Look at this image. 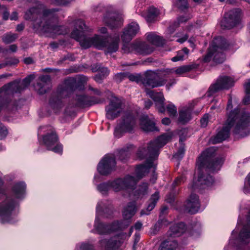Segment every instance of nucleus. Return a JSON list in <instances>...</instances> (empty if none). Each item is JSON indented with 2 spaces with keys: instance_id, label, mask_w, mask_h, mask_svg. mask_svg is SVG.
Segmentation results:
<instances>
[{
  "instance_id": "32",
  "label": "nucleus",
  "mask_w": 250,
  "mask_h": 250,
  "mask_svg": "<svg viewBox=\"0 0 250 250\" xmlns=\"http://www.w3.org/2000/svg\"><path fill=\"white\" fill-rule=\"evenodd\" d=\"M160 199V194L158 191H156L153 194L147 202V206L146 209H142L140 212V215H148L150 212L156 206L157 203Z\"/></svg>"
},
{
  "instance_id": "36",
  "label": "nucleus",
  "mask_w": 250,
  "mask_h": 250,
  "mask_svg": "<svg viewBox=\"0 0 250 250\" xmlns=\"http://www.w3.org/2000/svg\"><path fill=\"white\" fill-rule=\"evenodd\" d=\"M146 39L148 41L151 42L153 44L158 46H162L165 43L164 40L162 38L153 32L147 33Z\"/></svg>"
},
{
  "instance_id": "60",
  "label": "nucleus",
  "mask_w": 250,
  "mask_h": 250,
  "mask_svg": "<svg viewBox=\"0 0 250 250\" xmlns=\"http://www.w3.org/2000/svg\"><path fill=\"white\" fill-rule=\"evenodd\" d=\"M88 90L93 92V94L98 96H101L102 95L101 91L97 89L92 87L91 85H89L88 87Z\"/></svg>"
},
{
  "instance_id": "27",
  "label": "nucleus",
  "mask_w": 250,
  "mask_h": 250,
  "mask_svg": "<svg viewBox=\"0 0 250 250\" xmlns=\"http://www.w3.org/2000/svg\"><path fill=\"white\" fill-rule=\"evenodd\" d=\"M139 30V25L136 22H131L125 28L121 38L124 42H129Z\"/></svg>"
},
{
  "instance_id": "35",
  "label": "nucleus",
  "mask_w": 250,
  "mask_h": 250,
  "mask_svg": "<svg viewBox=\"0 0 250 250\" xmlns=\"http://www.w3.org/2000/svg\"><path fill=\"white\" fill-rule=\"evenodd\" d=\"M136 211V205L134 202H129L125 208L123 212L124 219L121 221H126L130 223V219L134 216Z\"/></svg>"
},
{
  "instance_id": "45",
  "label": "nucleus",
  "mask_w": 250,
  "mask_h": 250,
  "mask_svg": "<svg viewBox=\"0 0 250 250\" xmlns=\"http://www.w3.org/2000/svg\"><path fill=\"white\" fill-rule=\"evenodd\" d=\"M245 88L246 92V95L245 97L243 102L245 104H250V79L245 84Z\"/></svg>"
},
{
  "instance_id": "42",
  "label": "nucleus",
  "mask_w": 250,
  "mask_h": 250,
  "mask_svg": "<svg viewBox=\"0 0 250 250\" xmlns=\"http://www.w3.org/2000/svg\"><path fill=\"white\" fill-rule=\"evenodd\" d=\"M75 250H96L94 246L89 242H83L76 245Z\"/></svg>"
},
{
  "instance_id": "7",
  "label": "nucleus",
  "mask_w": 250,
  "mask_h": 250,
  "mask_svg": "<svg viewBox=\"0 0 250 250\" xmlns=\"http://www.w3.org/2000/svg\"><path fill=\"white\" fill-rule=\"evenodd\" d=\"M113 211V207L110 200H104L98 202L96 206L94 229L91 232L100 235H107L113 232L123 230L127 228L129 225L128 221L117 220L111 223L105 224L100 221L99 215L108 217L112 214Z\"/></svg>"
},
{
  "instance_id": "62",
  "label": "nucleus",
  "mask_w": 250,
  "mask_h": 250,
  "mask_svg": "<svg viewBox=\"0 0 250 250\" xmlns=\"http://www.w3.org/2000/svg\"><path fill=\"white\" fill-rule=\"evenodd\" d=\"M145 107L146 109H148L152 105V102L150 100H147L144 102Z\"/></svg>"
},
{
  "instance_id": "34",
  "label": "nucleus",
  "mask_w": 250,
  "mask_h": 250,
  "mask_svg": "<svg viewBox=\"0 0 250 250\" xmlns=\"http://www.w3.org/2000/svg\"><path fill=\"white\" fill-rule=\"evenodd\" d=\"M192 107L191 106L184 107L179 111L178 122L182 124H185L191 119Z\"/></svg>"
},
{
  "instance_id": "55",
  "label": "nucleus",
  "mask_w": 250,
  "mask_h": 250,
  "mask_svg": "<svg viewBox=\"0 0 250 250\" xmlns=\"http://www.w3.org/2000/svg\"><path fill=\"white\" fill-rule=\"evenodd\" d=\"M8 133L7 130L5 126L0 123V140L5 138Z\"/></svg>"
},
{
  "instance_id": "4",
  "label": "nucleus",
  "mask_w": 250,
  "mask_h": 250,
  "mask_svg": "<svg viewBox=\"0 0 250 250\" xmlns=\"http://www.w3.org/2000/svg\"><path fill=\"white\" fill-rule=\"evenodd\" d=\"M87 78L83 75L65 79L52 92L48 101V106L55 113L59 111L64 105L63 99L69 98L76 90H83Z\"/></svg>"
},
{
  "instance_id": "46",
  "label": "nucleus",
  "mask_w": 250,
  "mask_h": 250,
  "mask_svg": "<svg viewBox=\"0 0 250 250\" xmlns=\"http://www.w3.org/2000/svg\"><path fill=\"white\" fill-rule=\"evenodd\" d=\"M148 184L146 183L140 185L136 191L138 197H141L147 193Z\"/></svg>"
},
{
  "instance_id": "38",
  "label": "nucleus",
  "mask_w": 250,
  "mask_h": 250,
  "mask_svg": "<svg viewBox=\"0 0 250 250\" xmlns=\"http://www.w3.org/2000/svg\"><path fill=\"white\" fill-rule=\"evenodd\" d=\"M177 247L176 241L166 240L161 243L159 250H175Z\"/></svg>"
},
{
  "instance_id": "2",
  "label": "nucleus",
  "mask_w": 250,
  "mask_h": 250,
  "mask_svg": "<svg viewBox=\"0 0 250 250\" xmlns=\"http://www.w3.org/2000/svg\"><path fill=\"white\" fill-rule=\"evenodd\" d=\"M236 136L245 137L250 133V114L239 107L227 112V120L223 127L212 139L213 144L222 142L229 137L230 131Z\"/></svg>"
},
{
  "instance_id": "48",
  "label": "nucleus",
  "mask_w": 250,
  "mask_h": 250,
  "mask_svg": "<svg viewBox=\"0 0 250 250\" xmlns=\"http://www.w3.org/2000/svg\"><path fill=\"white\" fill-rule=\"evenodd\" d=\"M177 7L181 11L185 12L188 9L189 4L187 0H177Z\"/></svg>"
},
{
  "instance_id": "23",
  "label": "nucleus",
  "mask_w": 250,
  "mask_h": 250,
  "mask_svg": "<svg viewBox=\"0 0 250 250\" xmlns=\"http://www.w3.org/2000/svg\"><path fill=\"white\" fill-rule=\"evenodd\" d=\"M103 21L111 29H115L123 24V19L120 15L114 12H106L104 16Z\"/></svg>"
},
{
  "instance_id": "29",
  "label": "nucleus",
  "mask_w": 250,
  "mask_h": 250,
  "mask_svg": "<svg viewBox=\"0 0 250 250\" xmlns=\"http://www.w3.org/2000/svg\"><path fill=\"white\" fill-rule=\"evenodd\" d=\"M140 125L141 129L146 132L158 130L154 122L150 119L147 115H143L140 118Z\"/></svg>"
},
{
  "instance_id": "58",
  "label": "nucleus",
  "mask_w": 250,
  "mask_h": 250,
  "mask_svg": "<svg viewBox=\"0 0 250 250\" xmlns=\"http://www.w3.org/2000/svg\"><path fill=\"white\" fill-rule=\"evenodd\" d=\"M208 114H205L203 118L201 119V125L203 127L207 126L208 123Z\"/></svg>"
},
{
  "instance_id": "61",
  "label": "nucleus",
  "mask_w": 250,
  "mask_h": 250,
  "mask_svg": "<svg viewBox=\"0 0 250 250\" xmlns=\"http://www.w3.org/2000/svg\"><path fill=\"white\" fill-rule=\"evenodd\" d=\"M176 83V81L175 79H171L168 82V83L166 85V88L167 90H169L171 86L175 84Z\"/></svg>"
},
{
  "instance_id": "64",
  "label": "nucleus",
  "mask_w": 250,
  "mask_h": 250,
  "mask_svg": "<svg viewBox=\"0 0 250 250\" xmlns=\"http://www.w3.org/2000/svg\"><path fill=\"white\" fill-rule=\"evenodd\" d=\"M60 45V44L56 42H52L50 43V46L53 50L57 49Z\"/></svg>"
},
{
  "instance_id": "19",
  "label": "nucleus",
  "mask_w": 250,
  "mask_h": 250,
  "mask_svg": "<svg viewBox=\"0 0 250 250\" xmlns=\"http://www.w3.org/2000/svg\"><path fill=\"white\" fill-rule=\"evenodd\" d=\"M234 84V81L228 76L219 77L215 83L209 87L206 95L210 97L218 91L223 89H229Z\"/></svg>"
},
{
  "instance_id": "43",
  "label": "nucleus",
  "mask_w": 250,
  "mask_h": 250,
  "mask_svg": "<svg viewBox=\"0 0 250 250\" xmlns=\"http://www.w3.org/2000/svg\"><path fill=\"white\" fill-rule=\"evenodd\" d=\"M130 155V152L128 148L122 149L119 151L117 157L122 162H125L129 158Z\"/></svg>"
},
{
  "instance_id": "22",
  "label": "nucleus",
  "mask_w": 250,
  "mask_h": 250,
  "mask_svg": "<svg viewBox=\"0 0 250 250\" xmlns=\"http://www.w3.org/2000/svg\"><path fill=\"white\" fill-rule=\"evenodd\" d=\"M75 102V106L85 108L101 104L103 102V100L94 96H88L85 94H81L76 95Z\"/></svg>"
},
{
  "instance_id": "18",
  "label": "nucleus",
  "mask_w": 250,
  "mask_h": 250,
  "mask_svg": "<svg viewBox=\"0 0 250 250\" xmlns=\"http://www.w3.org/2000/svg\"><path fill=\"white\" fill-rule=\"evenodd\" d=\"M18 102L13 100L7 94L4 85L0 88V113L2 110L12 112L18 109Z\"/></svg>"
},
{
  "instance_id": "24",
  "label": "nucleus",
  "mask_w": 250,
  "mask_h": 250,
  "mask_svg": "<svg viewBox=\"0 0 250 250\" xmlns=\"http://www.w3.org/2000/svg\"><path fill=\"white\" fill-rule=\"evenodd\" d=\"M184 207L187 212L190 214H195L198 212L200 208L198 196L192 193L185 203Z\"/></svg>"
},
{
  "instance_id": "20",
  "label": "nucleus",
  "mask_w": 250,
  "mask_h": 250,
  "mask_svg": "<svg viewBox=\"0 0 250 250\" xmlns=\"http://www.w3.org/2000/svg\"><path fill=\"white\" fill-rule=\"evenodd\" d=\"M166 82V80L160 78L156 72L151 70L146 71L142 79V83L145 86L151 88L163 86Z\"/></svg>"
},
{
  "instance_id": "54",
  "label": "nucleus",
  "mask_w": 250,
  "mask_h": 250,
  "mask_svg": "<svg viewBox=\"0 0 250 250\" xmlns=\"http://www.w3.org/2000/svg\"><path fill=\"white\" fill-rule=\"evenodd\" d=\"M127 78L130 81L132 82H136L137 83L141 82L142 83V79L143 77H141L140 75H134L132 74H128Z\"/></svg>"
},
{
  "instance_id": "49",
  "label": "nucleus",
  "mask_w": 250,
  "mask_h": 250,
  "mask_svg": "<svg viewBox=\"0 0 250 250\" xmlns=\"http://www.w3.org/2000/svg\"><path fill=\"white\" fill-rule=\"evenodd\" d=\"M186 180V178L185 175H182L178 176L174 181L172 187L173 189L176 187L183 183H184Z\"/></svg>"
},
{
  "instance_id": "57",
  "label": "nucleus",
  "mask_w": 250,
  "mask_h": 250,
  "mask_svg": "<svg viewBox=\"0 0 250 250\" xmlns=\"http://www.w3.org/2000/svg\"><path fill=\"white\" fill-rule=\"evenodd\" d=\"M75 0H53V2L57 5H67Z\"/></svg>"
},
{
  "instance_id": "11",
  "label": "nucleus",
  "mask_w": 250,
  "mask_h": 250,
  "mask_svg": "<svg viewBox=\"0 0 250 250\" xmlns=\"http://www.w3.org/2000/svg\"><path fill=\"white\" fill-rule=\"evenodd\" d=\"M47 128L49 132H47L42 138V143L46 147L48 150L61 154L62 152V146L58 144V137L51 126H40L39 129V133H41L42 129Z\"/></svg>"
},
{
  "instance_id": "56",
  "label": "nucleus",
  "mask_w": 250,
  "mask_h": 250,
  "mask_svg": "<svg viewBox=\"0 0 250 250\" xmlns=\"http://www.w3.org/2000/svg\"><path fill=\"white\" fill-rule=\"evenodd\" d=\"M66 60L74 61H75V58L73 54L68 53L66 55L64 56L62 58H61L59 62L62 63Z\"/></svg>"
},
{
  "instance_id": "53",
  "label": "nucleus",
  "mask_w": 250,
  "mask_h": 250,
  "mask_svg": "<svg viewBox=\"0 0 250 250\" xmlns=\"http://www.w3.org/2000/svg\"><path fill=\"white\" fill-rule=\"evenodd\" d=\"M246 184L250 187V173L246 178L245 185L243 188V192L245 194H248L250 193V188L246 185Z\"/></svg>"
},
{
  "instance_id": "59",
  "label": "nucleus",
  "mask_w": 250,
  "mask_h": 250,
  "mask_svg": "<svg viewBox=\"0 0 250 250\" xmlns=\"http://www.w3.org/2000/svg\"><path fill=\"white\" fill-rule=\"evenodd\" d=\"M190 18H191V16L189 15H187V16H182L179 17L178 18V24H179L180 23L185 22L187 21Z\"/></svg>"
},
{
  "instance_id": "3",
  "label": "nucleus",
  "mask_w": 250,
  "mask_h": 250,
  "mask_svg": "<svg viewBox=\"0 0 250 250\" xmlns=\"http://www.w3.org/2000/svg\"><path fill=\"white\" fill-rule=\"evenodd\" d=\"M26 186L24 182L15 183L11 195L6 196L5 190L0 187V222L2 224H13L18 221L17 209L20 201L25 195Z\"/></svg>"
},
{
  "instance_id": "37",
  "label": "nucleus",
  "mask_w": 250,
  "mask_h": 250,
  "mask_svg": "<svg viewBox=\"0 0 250 250\" xmlns=\"http://www.w3.org/2000/svg\"><path fill=\"white\" fill-rule=\"evenodd\" d=\"M159 14V12L158 9L154 7H150L145 18L147 22H152L156 20Z\"/></svg>"
},
{
  "instance_id": "12",
  "label": "nucleus",
  "mask_w": 250,
  "mask_h": 250,
  "mask_svg": "<svg viewBox=\"0 0 250 250\" xmlns=\"http://www.w3.org/2000/svg\"><path fill=\"white\" fill-rule=\"evenodd\" d=\"M33 75H30L25 77L21 82L19 80H15L4 85V88H6L7 94L10 98L18 101L14 98L15 94H20L30 84L33 80ZM19 105V104H18Z\"/></svg>"
},
{
  "instance_id": "28",
  "label": "nucleus",
  "mask_w": 250,
  "mask_h": 250,
  "mask_svg": "<svg viewBox=\"0 0 250 250\" xmlns=\"http://www.w3.org/2000/svg\"><path fill=\"white\" fill-rule=\"evenodd\" d=\"M41 9L37 7H32L27 10L24 14V19L26 20L34 21L33 26L40 21H42L43 14L40 17Z\"/></svg>"
},
{
  "instance_id": "31",
  "label": "nucleus",
  "mask_w": 250,
  "mask_h": 250,
  "mask_svg": "<svg viewBox=\"0 0 250 250\" xmlns=\"http://www.w3.org/2000/svg\"><path fill=\"white\" fill-rule=\"evenodd\" d=\"M93 72H97L94 77L95 81L98 83H102L103 80L109 74V71L107 67H101L99 64L94 65L92 67Z\"/></svg>"
},
{
  "instance_id": "5",
  "label": "nucleus",
  "mask_w": 250,
  "mask_h": 250,
  "mask_svg": "<svg viewBox=\"0 0 250 250\" xmlns=\"http://www.w3.org/2000/svg\"><path fill=\"white\" fill-rule=\"evenodd\" d=\"M215 152L214 147L208 148L202 152L197 161L199 170L198 182L203 188L212 185L214 179L208 173L219 170L224 163L222 157H215Z\"/></svg>"
},
{
  "instance_id": "40",
  "label": "nucleus",
  "mask_w": 250,
  "mask_h": 250,
  "mask_svg": "<svg viewBox=\"0 0 250 250\" xmlns=\"http://www.w3.org/2000/svg\"><path fill=\"white\" fill-rule=\"evenodd\" d=\"M19 36L17 34L8 32L2 36V41L5 44H9L14 42L18 39Z\"/></svg>"
},
{
  "instance_id": "15",
  "label": "nucleus",
  "mask_w": 250,
  "mask_h": 250,
  "mask_svg": "<svg viewBox=\"0 0 250 250\" xmlns=\"http://www.w3.org/2000/svg\"><path fill=\"white\" fill-rule=\"evenodd\" d=\"M127 234L122 232L108 239H103L99 240V244L105 250H116L120 248L126 239Z\"/></svg>"
},
{
  "instance_id": "8",
  "label": "nucleus",
  "mask_w": 250,
  "mask_h": 250,
  "mask_svg": "<svg viewBox=\"0 0 250 250\" xmlns=\"http://www.w3.org/2000/svg\"><path fill=\"white\" fill-rule=\"evenodd\" d=\"M59 8L46 9L43 10L42 21L37 22L34 25L36 32L48 34L50 36L65 35L70 30L67 26L57 25L55 22L58 20Z\"/></svg>"
},
{
  "instance_id": "1",
  "label": "nucleus",
  "mask_w": 250,
  "mask_h": 250,
  "mask_svg": "<svg viewBox=\"0 0 250 250\" xmlns=\"http://www.w3.org/2000/svg\"><path fill=\"white\" fill-rule=\"evenodd\" d=\"M71 24L74 26V29L70 37L79 42L81 46L83 49L88 48L93 45L99 49L106 48L107 53H112L118 50L120 42L118 34H115L113 36H109L107 38L97 35L90 37L84 34V31H90L91 29L86 26L83 20H75L72 21Z\"/></svg>"
},
{
  "instance_id": "39",
  "label": "nucleus",
  "mask_w": 250,
  "mask_h": 250,
  "mask_svg": "<svg viewBox=\"0 0 250 250\" xmlns=\"http://www.w3.org/2000/svg\"><path fill=\"white\" fill-rule=\"evenodd\" d=\"M112 189L111 181L102 183L97 185V189L103 195H107Z\"/></svg>"
},
{
  "instance_id": "25",
  "label": "nucleus",
  "mask_w": 250,
  "mask_h": 250,
  "mask_svg": "<svg viewBox=\"0 0 250 250\" xmlns=\"http://www.w3.org/2000/svg\"><path fill=\"white\" fill-rule=\"evenodd\" d=\"M34 87L39 94L46 93L51 87L50 77L47 75L41 76Z\"/></svg>"
},
{
  "instance_id": "47",
  "label": "nucleus",
  "mask_w": 250,
  "mask_h": 250,
  "mask_svg": "<svg viewBox=\"0 0 250 250\" xmlns=\"http://www.w3.org/2000/svg\"><path fill=\"white\" fill-rule=\"evenodd\" d=\"M192 68L193 66L191 65H183L178 67L175 72L177 74H182L190 71Z\"/></svg>"
},
{
  "instance_id": "10",
  "label": "nucleus",
  "mask_w": 250,
  "mask_h": 250,
  "mask_svg": "<svg viewBox=\"0 0 250 250\" xmlns=\"http://www.w3.org/2000/svg\"><path fill=\"white\" fill-rule=\"evenodd\" d=\"M228 47L229 44L225 38L221 37L214 38L208 49L207 54L203 58V62H208L212 59L213 62L216 63L223 62L225 60V56L223 51L227 49Z\"/></svg>"
},
{
  "instance_id": "50",
  "label": "nucleus",
  "mask_w": 250,
  "mask_h": 250,
  "mask_svg": "<svg viewBox=\"0 0 250 250\" xmlns=\"http://www.w3.org/2000/svg\"><path fill=\"white\" fill-rule=\"evenodd\" d=\"M185 149L184 146L182 145L179 148L177 152L173 155V157L178 160H181L185 154Z\"/></svg>"
},
{
  "instance_id": "13",
  "label": "nucleus",
  "mask_w": 250,
  "mask_h": 250,
  "mask_svg": "<svg viewBox=\"0 0 250 250\" xmlns=\"http://www.w3.org/2000/svg\"><path fill=\"white\" fill-rule=\"evenodd\" d=\"M112 189L115 192H119L128 189H134L137 183L135 177L127 175L124 178H118L111 180Z\"/></svg>"
},
{
  "instance_id": "16",
  "label": "nucleus",
  "mask_w": 250,
  "mask_h": 250,
  "mask_svg": "<svg viewBox=\"0 0 250 250\" xmlns=\"http://www.w3.org/2000/svg\"><path fill=\"white\" fill-rule=\"evenodd\" d=\"M123 49L125 52H134L140 55H146L153 52L154 48L146 42H136L127 46H124Z\"/></svg>"
},
{
  "instance_id": "17",
  "label": "nucleus",
  "mask_w": 250,
  "mask_h": 250,
  "mask_svg": "<svg viewBox=\"0 0 250 250\" xmlns=\"http://www.w3.org/2000/svg\"><path fill=\"white\" fill-rule=\"evenodd\" d=\"M116 162L115 158L112 155H105L97 166L98 172L104 176L108 175L115 169Z\"/></svg>"
},
{
  "instance_id": "51",
  "label": "nucleus",
  "mask_w": 250,
  "mask_h": 250,
  "mask_svg": "<svg viewBox=\"0 0 250 250\" xmlns=\"http://www.w3.org/2000/svg\"><path fill=\"white\" fill-rule=\"evenodd\" d=\"M128 74L125 72H121L115 75L114 79L117 83H120L125 78H127Z\"/></svg>"
},
{
  "instance_id": "30",
  "label": "nucleus",
  "mask_w": 250,
  "mask_h": 250,
  "mask_svg": "<svg viewBox=\"0 0 250 250\" xmlns=\"http://www.w3.org/2000/svg\"><path fill=\"white\" fill-rule=\"evenodd\" d=\"M187 229V227L184 222L174 224L169 228L167 232V236L169 237H175L181 236Z\"/></svg>"
},
{
  "instance_id": "52",
  "label": "nucleus",
  "mask_w": 250,
  "mask_h": 250,
  "mask_svg": "<svg viewBox=\"0 0 250 250\" xmlns=\"http://www.w3.org/2000/svg\"><path fill=\"white\" fill-rule=\"evenodd\" d=\"M19 62V61L18 59L15 58H9L6 59V61L4 62L5 66H11L18 64Z\"/></svg>"
},
{
  "instance_id": "6",
  "label": "nucleus",
  "mask_w": 250,
  "mask_h": 250,
  "mask_svg": "<svg viewBox=\"0 0 250 250\" xmlns=\"http://www.w3.org/2000/svg\"><path fill=\"white\" fill-rule=\"evenodd\" d=\"M171 139V136L163 134L153 141H150L147 145V148L140 147L137 151V155L140 159L146 158L147 159L143 164L138 165L135 169L136 178L138 181L144 176L148 173L149 169L153 167V160L158 158L160 149L163 147Z\"/></svg>"
},
{
  "instance_id": "41",
  "label": "nucleus",
  "mask_w": 250,
  "mask_h": 250,
  "mask_svg": "<svg viewBox=\"0 0 250 250\" xmlns=\"http://www.w3.org/2000/svg\"><path fill=\"white\" fill-rule=\"evenodd\" d=\"M188 49L187 47H184L183 49L178 51L177 52L176 56L172 58L171 60L173 62L183 61L184 59L185 55H188Z\"/></svg>"
},
{
  "instance_id": "14",
  "label": "nucleus",
  "mask_w": 250,
  "mask_h": 250,
  "mask_svg": "<svg viewBox=\"0 0 250 250\" xmlns=\"http://www.w3.org/2000/svg\"><path fill=\"white\" fill-rule=\"evenodd\" d=\"M241 12L239 9L235 8L226 12L221 26L224 29H230L240 24Z\"/></svg>"
},
{
  "instance_id": "33",
  "label": "nucleus",
  "mask_w": 250,
  "mask_h": 250,
  "mask_svg": "<svg viewBox=\"0 0 250 250\" xmlns=\"http://www.w3.org/2000/svg\"><path fill=\"white\" fill-rule=\"evenodd\" d=\"M175 29V28L174 25H170L167 28V40L172 41H174L175 38H178L176 40V42L180 43H183L188 40V35L185 34L183 36H182L181 33H177L173 36H171V35L174 33Z\"/></svg>"
},
{
  "instance_id": "44",
  "label": "nucleus",
  "mask_w": 250,
  "mask_h": 250,
  "mask_svg": "<svg viewBox=\"0 0 250 250\" xmlns=\"http://www.w3.org/2000/svg\"><path fill=\"white\" fill-rule=\"evenodd\" d=\"M165 111H167L170 117H175L177 115V109L174 104L169 102L165 107Z\"/></svg>"
},
{
  "instance_id": "21",
  "label": "nucleus",
  "mask_w": 250,
  "mask_h": 250,
  "mask_svg": "<svg viewBox=\"0 0 250 250\" xmlns=\"http://www.w3.org/2000/svg\"><path fill=\"white\" fill-rule=\"evenodd\" d=\"M123 104V102L122 99L117 97H112L109 105L105 107L106 117L110 120L116 118L122 111Z\"/></svg>"
},
{
  "instance_id": "26",
  "label": "nucleus",
  "mask_w": 250,
  "mask_h": 250,
  "mask_svg": "<svg viewBox=\"0 0 250 250\" xmlns=\"http://www.w3.org/2000/svg\"><path fill=\"white\" fill-rule=\"evenodd\" d=\"M146 94L148 95L155 103L156 106L159 111L161 113L165 112L164 105L165 98L162 92H157L154 90L146 88L145 90Z\"/></svg>"
},
{
  "instance_id": "63",
  "label": "nucleus",
  "mask_w": 250,
  "mask_h": 250,
  "mask_svg": "<svg viewBox=\"0 0 250 250\" xmlns=\"http://www.w3.org/2000/svg\"><path fill=\"white\" fill-rule=\"evenodd\" d=\"M143 224L141 222H137L134 225L133 227L136 230H140L142 227Z\"/></svg>"
},
{
  "instance_id": "9",
  "label": "nucleus",
  "mask_w": 250,
  "mask_h": 250,
  "mask_svg": "<svg viewBox=\"0 0 250 250\" xmlns=\"http://www.w3.org/2000/svg\"><path fill=\"white\" fill-rule=\"evenodd\" d=\"M138 119V114L135 110H127L124 112L115 127V136L119 138L125 133H133L137 126Z\"/></svg>"
}]
</instances>
